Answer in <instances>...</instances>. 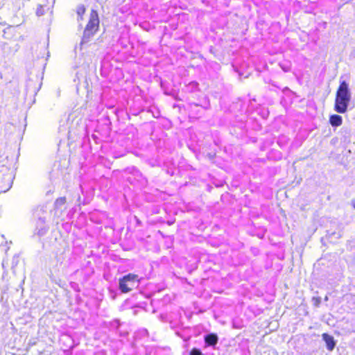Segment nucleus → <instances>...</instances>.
Here are the masks:
<instances>
[{
    "label": "nucleus",
    "mask_w": 355,
    "mask_h": 355,
    "mask_svg": "<svg viewBox=\"0 0 355 355\" xmlns=\"http://www.w3.org/2000/svg\"><path fill=\"white\" fill-rule=\"evenodd\" d=\"M350 100L351 93L349 85L346 81H341L336 92L335 111L338 113H345L347 111Z\"/></svg>",
    "instance_id": "obj_1"
},
{
    "label": "nucleus",
    "mask_w": 355,
    "mask_h": 355,
    "mask_svg": "<svg viewBox=\"0 0 355 355\" xmlns=\"http://www.w3.org/2000/svg\"><path fill=\"white\" fill-rule=\"evenodd\" d=\"M100 20L96 10H92L89 15V21L85 28L81 44L86 42L89 38L93 36L99 28Z\"/></svg>",
    "instance_id": "obj_2"
},
{
    "label": "nucleus",
    "mask_w": 355,
    "mask_h": 355,
    "mask_svg": "<svg viewBox=\"0 0 355 355\" xmlns=\"http://www.w3.org/2000/svg\"><path fill=\"white\" fill-rule=\"evenodd\" d=\"M140 282L139 276L135 274L129 273L119 279V289L123 293H127L137 287Z\"/></svg>",
    "instance_id": "obj_3"
},
{
    "label": "nucleus",
    "mask_w": 355,
    "mask_h": 355,
    "mask_svg": "<svg viewBox=\"0 0 355 355\" xmlns=\"http://www.w3.org/2000/svg\"><path fill=\"white\" fill-rule=\"evenodd\" d=\"M322 338L326 343L327 349L329 351H332L336 345L334 338L327 334H323Z\"/></svg>",
    "instance_id": "obj_4"
},
{
    "label": "nucleus",
    "mask_w": 355,
    "mask_h": 355,
    "mask_svg": "<svg viewBox=\"0 0 355 355\" xmlns=\"http://www.w3.org/2000/svg\"><path fill=\"white\" fill-rule=\"evenodd\" d=\"M12 350L14 351V355H26L28 352V347H20L17 345V342L15 341V345L12 347Z\"/></svg>",
    "instance_id": "obj_5"
},
{
    "label": "nucleus",
    "mask_w": 355,
    "mask_h": 355,
    "mask_svg": "<svg viewBox=\"0 0 355 355\" xmlns=\"http://www.w3.org/2000/svg\"><path fill=\"white\" fill-rule=\"evenodd\" d=\"M205 341L207 345L214 346L218 342V336L214 334H209L205 337Z\"/></svg>",
    "instance_id": "obj_6"
},
{
    "label": "nucleus",
    "mask_w": 355,
    "mask_h": 355,
    "mask_svg": "<svg viewBox=\"0 0 355 355\" xmlns=\"http://www.w3.org/2000/svg\"><path fill=\"white\" fill-rule=\"evenodd\" d=\"M330 123L332 126H339L342 124V117L337 114H334L330 116Z\"/></svg>",
    "instance_id": "obj_7"
},
{
    "label": "nucleus",
    "mask_w": 355,
    "mask_h": 355,
    "mask_svg": "<svg viewBox=\"0 0 355 355\" xmlns=\"http://www.w3.org/2000/svg\"><path fill=\"white\" fill-rule=\"evenodd\" d=\"M85 12H86V8H85V6L80 5L79 6H78L76 12H77V15L80 17V20L83 19V16L85 14Z\"/></svg>",
    "instance_id": "obj_8"
},
{
    "label": "nucleus",
    "mask_w": 355,
    "mask_h": 355,
    "mask_svg": "<svg viewBox=\"0 0 355 355\" xmlns=\"http://www.w3.org/2000/svg\"><path fill=\"white\" fill-rule=\"evenodd\" d=\"M67 201V199H66V197H60L56 199L55 200V205H58V206H61L64 204H65Z\"/></svg>",
    "instance_id": "obj_9"
},
{
    "label": "nucleus",
    "mask_w": 355,
    "mask_h": 355,
    "mask_svg": "<svg viewBox=\"0 0 355 355\" xmlns=\"http://www.w3.org/2000/svg\"><path fill=\"white\" fill-rule=\"evenodd\" d=\"M312 301L315 306H318L321 302V298L319 297H313Z\"/></svg>",
    "instance_id": "obj_10"
},
{
    "label": "nucleus",
    "mask_w": 355,
    "mask_h": 355,
    "mask_svg": "<svg viewBox=\"0 0 355 355\" xmlns=\"http://www.w3.org/2000/svg\"><path fill=\"white\" fill-rule=\"evenodd\" d=\"M190 355H202V352L198 349L193 348L191 350Z\"/></svg>",
    "instance_id": "obj_11"
},
{
    "label": "nucleus",
    "mask_w": 355,
    "mask_h": 355,
    "mask_svg": "<svg viewBox=\"0 0 355 355\" xmlns=\"http://www.w3.org/2000/svg\"><path fill=\"white\" fill-rule=\"evenodd\" d=\"M352 205H353L354 208L355 209V200H353L352 202Z\"/></svg>",
    "instance_id": "obj_12"
},
{
    "label": "nucleus",
    "mask_w": 355,
    "mask_h": 355,
    "mask_svg": "<svg viewBox=\"0 0 355 355\" xmlns=\"http://www.w3.org/2000/svg\"><path fill=\"white\" fill-rule=\"evenodd\" d=\"M324 300H325L326 301H327V300H328V297H327V296H326V297H325Z\"/></svg>",
    "instance_id": "obj_13"
}]
</instances>
